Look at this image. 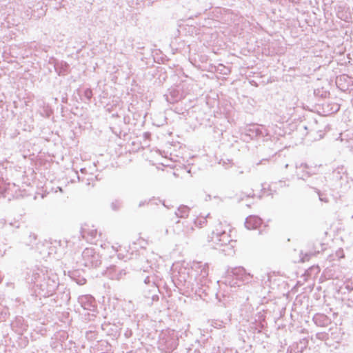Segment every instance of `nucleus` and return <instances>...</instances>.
<instances>
[{"mask_svg": "<svg viewBox=\"0 0 353 353\" xmlns=\"http://www.w3.org/2000/svg\"><path fill=\"white\" fill-rule=\"evenodd\" d=\"M208 241L212 243L213 247L226 245L230 241L229 236L221 229V223L218 224L215 231H212L211 235L208 236Z\"/></svg>", "mask_w": 353, "mask_h": 353, "instance_id": "1", "label": "nucleus"}, {"mask_svg": "<svg viewBox=\"0 0 353 353\" xmlns=\"http://www.w3.org/2000/svg\"><path fill=\"white\" fill-rule=\"evenodd\" d=\"M261 219L255 216L248 217L245 222V225L248 230L255 229L261 224Z\"/></svg>", "mask_w": 353, "mask_h": 353, "instance_id": "2", "label": "nucleus"}, {"mask_svg": "<svg viewBox=\"0 0 353 353\" xmlns=\"http://www.w3.org/2000/svg\"><path fill=\"white\" fill-rule=\"evenodd\" d=\"M190 208L186 205L180 206L177 211L176 212V215L177 216L184 218L188 216L189 214Z\"/></svg>", "mask_w": 353, "mask_h": 353, "instance_id": "3", "label": "nucleus"}, {"mask_svg": "<svg viewBox=\"0 0 353 353\" xmlns=\"http://www.w3.org/2000/svg\"><path fill=\"white\" fill-rule=\"evenodd\" d=\"M86 235H90L91 237L90 240H92L97 237V231L95 229H91L90 230H86L85 229H83L82 231V236L83 238H85Z\"/></svg>", "mask_w": 353, "mask_h": 353, "instance_id": "4", "label": "nucleus"}, {"mask_svg": "<svg viewBox=\"0 0 353 353\" xmlns=\"http://www.w3.org/2000/svg\"><path fill=\"white\" fill-rule=\"evenodd\" d=\"M121 205V203L118 200H115L114 201H113L111 203V208L114 210H119L120 208Z\"/></svg>", "mask_w": 353, "mask_h": 353, "instance_id": "5", "label": "nucleus"}, {"mask_svg": "<svg viewBox=\"0 0 353 353\" xmlns=\"http://www.w3.org/2000/svg\"><path fill=\"white\" fill-rule=\"evenodd\" d=\"M92 252H93L92 249L86 248L83 252V257H86L87 256L91 254Z\"/></svg>", "mask_w": 353, "mask_h": 353, "instance_id": "6", "label": "nucleus"}, {"mask_svg": "<svg viewBox=\"0 0 353 353\" xmlns=\"http://www.w3.org/2000/svg\"><path fill=\"white\" fill-rule=\"evenodd\" d=\"M208 265L207 264H204L203 265V268L201 270V274H202V276L203 277L208 275Z\"/></svg>", "mask_w": 353, "mask_h": 353, "instance_id": "7", "label": "nucleus"}, {"mask_svg": "<svg viewBox=\"0 0 353 353\" xmlns=\"http://www.w3.org/2000/svg\"><path fill=\"white\" fill-rule=\"evenodd\" d=\"M85 96L88 97V98H90V96H91V91L88 90L85 91Z\"/></svg>", "mask_w": 353, "mask_h": 353, "instance_id": "8", "label": "nucleus"}, {"mask_svg": "<svg viewBox=\"0 0 353 353\" xmlns=\"http://www.w3.org/2000/svg\"><path fill=\"white\" fill-rule=\"evenodd\" d=\"M194 223H195L196 225L199 224V223H198V221H196L194 222ZM201 221H200V222H199V225H201Z\"/></svg>", "mask_w": 353, "mask_h": 353, "instance_id": "9", "label": "nucleus"}, {"mask_svg": "<svg viewBox=\"0 0 353 353\" xmlns=\"http://www.w3.org/2000/svg\"><path fill=\"white\" fill-rule=\"evenodd\" d=\"M285 167V168H287L288 167V165L286 164Z\"/></svg>", "mask_w": 353, "mask_h": 353, "instance_id": "10", "label": "nucleus"}]
</instances>
